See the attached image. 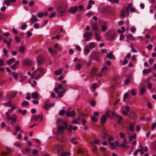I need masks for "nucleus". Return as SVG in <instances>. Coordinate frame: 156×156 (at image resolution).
Masks as SVG:
<instances>
[{"label":"nucleus","instance_id":"1","mask_svg":"<svg viewBox=\"0 0 156 156\" xmlns=\"http://www.w3.org/2000/svg\"><path fill=\"white\" fill-rule=\"evenodd\" d=\"M67 9V5L65 2H62L58 4L56 8V11L59 13L60 14L59 15L60 16H62L64 15L63 13L66 12Z\"/></svg>","mask_w":156,"mask_h":156},{"label":"nucleus","instance_id":"2","mask_svg":"<svg viewBox=\"0 0 156 156\" xmlns=\"http://www.w3.org/2000/svg\"><path fill=\"white\" fill-rule=\"evenodd\" d=\"M108 118H110L112 119H117V122L120 123L121 121L123 120L122 117L119 115L117 114H115L114 111L111 112V114L108 109Z\"/></svg>","mask_w":156,"mask_h":156},{"label":"nucleus","instance_id":"3","mask_svg":"<svg viewBox=\"0 0 156 156\" xmlns=\"http://www.w3.org/2000/svg\"><path fill=\"white\" fill-rule=\"evenodd\" d=\"M38 72H39L40 73L36 77V80H38L45 73L44 69L42 67H39L36 69L35 70L33 71L32 73L31 77L32 78H34V76L32 74H35Z\"/></svg>","mask_w":156,"mask_h":156},{"label":"nucleus","instance_id":"4","mask_svg":"<svg viewBox=\"0 0 156 156\" xmlns=\"http://www.w3.org/2000/svg\"><path fill=\"white\" fill-rule=\"evenodd\" d=\"M62 49V47L59 46V44L56 43L54 46V50L50 47L48 48V51L51 54H56L59 50Z\"/></svg>","mask_w":156,"mask_h":156},{"label":"nucleus","instance_id":"5","mask_svg":"<svg viewBox=\"0 0 156 156\" xmlns=\"http://www.w3.org/2000/svg\"><path fill=\"white\" fill-rule=\"evenodd\" d=\"M63 124V125L59 126L58 127L57 133L59 134H62L64 130L67 128L68 123L66 121L64 122Z\"/></svg>","mask_w":156,"mask_h":156},{"label":"nucleus","instance_id":"6","mask_svg":"<svg viewBox=\"0 0 156 156\" xmlns=\"http://www.w3.org/2000/svg\"><path fill=\"white\" fill-rule=\"evenodd\" d=\"M115 31L113 29H112L108 31V40L113 41L116 37Z\"/></svg>","mask_w":156,"mask_h":156},{"label":"nucleus","instance_id":"7","mask_svg":"<svg viewBox=\"0 0 156 156\" xmlns=\"http://www.w3.org/2000/svg\"><path fill=\"white\" fill-rule=\"evenodd\" d=\"M119 78V77L117 76H114L112 78L111 80V82L112 85L109 88L110 91L111 92H112L114 91L115 89L114 85L118 82Z\"/></svg>","mask_w":156,"mask_h":156},{"label":"nucleus","instance_id":"8","mask_svg":"<svg viewBox=\"0 0 156 156\" xmlns=\"http://www.w3.org/2000/svg\"><path fill=\"white\" fill-rule=\"evenodd\" d=\"M90 58L94 60L98 61L100 60L99 56L98 53L97 52H93L90 54Z\"/></svg>","mask_w":156,"mask_h":156},{"label":"nucleus","instance_id":"9","mask_svg":"<svg viewBox=\"0 0 156 156\" xmlns=\"http://www.w3.org/2000/svg\"><path fill=\"white\" fill-rule=\"evenodd\" d=\"M83 36L86 41H88L91 39L92 34L89 31H87L84 33Z\"/></svg>","mask_w":156,"mask_h":156},{"label":"nucleus","instance_id":"10","mask_svg":"<svg viewBox=\"0 0 156 156\" xmlns=\"http://www.w3.org/2000/svg\"><path fill=\"white\" fill-rule=\"evenodd\" d=\"M33 63V62L30 59H25L22 62V64L24 66H29L31 65Z\"/></svg>","mask_w":156,"mask_h":156},{"label":"nucleus","instance_id":"11","mask_svg":"<svg viewBox=\"0 0 156 156\" xmlns=\"http://www.w3.org/2000/svg\"><path fill=\"white\" fill-rule=\"evenodd\" d=\"M97 69L95 67H93L91 71L89 73V77L90 78H93L96 75L95 73L97 72Z\"/></svg>","mask_w":156,"mask_h":156},{"label":"nucleus","instance_id":"12","mask_svg":"<svg viewBox=\"0 0 156 156\" xmlns=\"http://www.w3.org/2000/svg\"><path fill=\"white\" fill-rule=\"evenodd\" d=\"M107 116V112H105V114L103 115L101 117L100 120V123L101 124H104L106 120V117Z\"/></svg>","mask_w":156,"mask_h":156},{"label":"nucleus","instance_id":"13","mask_svg":"<svg viewBox=\"0 0 156 156\" xmlns=\"http://www.w3.org/2000/svg\"><path fill=\"white\" fill-rule=\"evenodd\" d=\"M78 9V7L76 6L75 7H72L68 10V12L69 13L73 14L75 13Z\"/></svg>","mask_w":156,"mask_h":156},{"label":"nucleus","instance_id":"14","mask_svg":"<svg viewBox=\"0 0 156 156\" xmlns=\"http://www.w3.org/2000/svg\"><path fill=\"white\" fill-rule=\"evenodd\" d=\"M7 118L8 119L12 120L11 122L12 124H13L16 120V117H12L11 116H10L8 112H7Z\"/></svg>","mask_w":156,"mask_h":156},{"label":"nucleus","instance_id":"15","mask_svg":"<svg viewBox=\"0 0 156 156\" xmlns=\"http://www.w3.org/2000/svg\"><path fill=\"white\" fill-rule=\"evenodd\" d=\"M55 150L58 153H60L63 150V147L60 145H58L55 147Z\"/></svg>","mask_w":156,"mask_h":156},{"label":"nucleus","instance_id":"16","mask_svg":"<svg viewBox=\"0 0 156 156\" xmlns=\"http://www.w3.org/2000/svg\"><path fill=\"white\" fill-rule=\"evenodd\" d=\"M36 61L38 64H41L44 62V58L41 56H39L37 57Z\"/></svg>","mask_w":156,"mask_h":156},{"label":"nucleus","instance_id":"17","mask_svg":"<svg viewBox=\"0 0 156 156\" xmlns=\"http://www.w3.org/2000/svg\"><path fill=\"white\" fill-rule=\"evenodd\" d=\"M58 88L57 87H55L54 88V90L56 93L58 92V89L59 90H62L63 88V86L61 84H59L58 85Z\"/></svg>","mask_w":156,"mask_h":156},{"label":"nucleus","instance_id":"18","mask_svg":"<svg viewBox=\"0 0 156 156\" xmlns=\"http://www.w3.org/2000/svg\"><path fill=\"white\" fill-rule=\"evenodd\" d=\"M90 52V48L88 46H85L84 48L83 53L85 55H87Z\"/></svg>","mask_w":156,"mask_h":156},{"label":"nucleus","instance_id":"19","mask_svg":"<svg viewBox=\"0 0 156 156\" xmlns=\"http://www.w3.org/2000/svg\"><path fill=\"white\" fill-rule=\"evenodd\" d=\"M135 125V123L132 122L129 125V129L130 131L132 132H133L134 131V128Z\"/></svg>","mask_w":156,"mask_h":156},{"label":"nucleus","instance_id":"20","mask_svg":"<svg viewBox=\"0 0 156 156\" xmlns=\"http://www.w3.org/2000/svg\"><path fill=\"white\" fill-rule=\"evenodd\" d=\"M76 115V113L74 111H71L70 113H69V111H67L66 112V115L67 116H74Z\"/></svg>","mask_w":156,"mask_h":156},{"label":"nucleus","instance_id":"21","mask_svg":"<svg viewBox=\"0 0 156 156\" xmlns=\"http://www.w3.org/2000/svg\"><path fill=\"white\" fill-rule=\"evenodd\" d=\"M127 143V140L126 138H124L122 141V144H120L119 147H121L122 148H125L126 144Z\"/></svg>","mask_w":156,"mask_h":156},{"label":"nucleus","instance_id":"22","mask_svg":"<svg viewBox=\"0 0 156 156\" xmlns=\"http://www.w3.org/2000/svg\"><path fill=\"white\" fill-rule=\"evenodd\" d=\"M37 20L38 19L36 16L34 15H32L30 22L33 23L37 21Z\"/></svg>","mask_w":156,"mask_h":156},{"label":"nucleus","instance_id":"23","mask_svg":"<svg viewBox=\"0 0 156 156\" xmlns=\"http://www.w3.org/2000/svg\"><path fill=\"white\" fill-rule=\"evenodd\" d=\"M126 37L127 38L132 40H135L136 39V38L134 37L133 35L131 34H127L126 35Z\"/></svg>","mask_w":156,"mask_h":156},{"label":"nucleus","instance_id":"24","mask_svg":"<svg viewBox=\"0 0 156 156\" xmlns=\"http://www.w3.org/2000/svg\"><path fill=\"white\" fill-rule=\"evenodd\" d=\"M109 145L111 147V150H113L115 148V143L112 141L108 142Z\"/></svg>","mask_w":156,"mask_h":156},{"label":"nucleus","instance_id":"25","mask_svg":"<svg viewBox=\"0 0 156 156\" xmlns=\"http://www.w3.org/2000/svg\"><path fill=\"white\" fill-rule=\"evenodd\" d=\"M100 142V140H98L94 139L92 141H91L90 143L92 144L95 145V144H98Z\"/></svg>","mask_w":156,"mask_h":156},{"label":"nucleus","instance_id":"26","mask_svg":"<svg viewBox=\"0 0 156 156\" xmlns=\"http://www.w3.org/2000/svg\"><path fill=\"white\" fill-rule=\"evenodd\" d=\"M108 58L113 59H115V57L113 55V52L112 51L108 53Z\"/></svg>","mask_w":156,"mask_h":156},{"label":"nucleus","instance_id":"27","mask_svg":"<svg viewBox=\"0 0 156 156\" xmlns=\"http://www.w3.org/2000/svg\"><path fill=\"white\" fill-rule=\"evenodd\" d=\"M41 116V115H35L32 117L31 119L33 120H34L35 121H36Z\"/></svg>","mask_w":156,"mask_h":156},{"label":"nucleus","instance_id":"28","mask_svg":"<svg viewBox=\"0 0 156 156\" xmlns=\"http://www.w3.org/2000/svg\"><path fill=\"white\" fill-rule=\"evenodd\" d=\"M49 103L50 102L49 100H47L45 101V102L44 106V107L45 108L47 109L49 107Z\"/></svg>","mask_w":156,"mask_h":156},{"label":"nucleus","instance_id":"29","mask_svg":"<svg viewBox=\"0 0 156 156\" xmlns=\"http://www.w3.org/2000/svg\"><path fill=\"white\" fill-rule=\"evenodd\" d=\"M89 47L90 49H92L94 48L95 46V44L94 42H90L89 44Z\"/></svg>","mask_w":156,"mask_h":156},{"label":"nucleus","instance_id":"30","mask_svg":"<svg viewBox=\"0 0 156 156\" xmlns=\"http://www.w3.org/2000/svg\"><path fill=\"white\" fill-rule=\"evenodd\" d=\"M15 60V59L14 58H12L11 59H9L7 61V63L8 65H11L12 62H14Z\"/></svg>","mask_w":156,"mask_h":156},{"label":"nucleus","instance_id":"31","mask_svg":"<svg viewBox=\"0 0 156 156\" xmlns=\"http://www.w3.org/2000/svg\"><path fill=\"white\" fill-rule=\"evenodd\" d=\"M31 97L34 99H37L38 97V94L37 92H35L31 95Z\"/></svg>","mask_w":156,"mask_h":156},{"label":"nucleus","instance_id":"32","mask_svg":"<svg viewBox=\"0 0 156 156\" xmlns=\"http://www.w3.org/2000/svg\"><path fill=\"white\" fill-rule=\"evenodd\" d=\"M70 141L71 143L74 144H77L78 143L75 137L71 139L70 140Z\"/></svg>","mask_w":156,"mask_h":156},{"label":"nucleus","instance_id":"33","mask_svg":"<svg viewBox=\"0 0 156 156\" xmlns=\"http://www.w3.org/2000/svg\"><path fill=\"white\" fill-rule=\"evenodd\" d=\"M107 70V68L106 66H105L103 67V68H102L101 70V73H106V72Z\"/></svg>","mask_w":156,"mask_h":156},{"label":"nucleus","instance_id":"34","mask_svg":"<svg viewBox=\"0 0 156 156\" xmlns=\"http://www.w3.org/2000/svg\"><path fill=\"white\" fill-rule=\"evenodd\" d=\"M98 119V117H95L94 116H92L91 118V120L93 122H97Z\"/></svg>","mask_w":156,"mask_h":156},{"label":"nucleus","instance_id":"35","mask_svg":"<svg viewBox=\"0 0 156 156\" xmlns=\"http://www.w3.org/2000/svg\"><path fill=\"white\" fill-rule=\"evenodd\" d=\"M92 27L93 30H94L97 31L98 30V26L96 23L93 24L92 25Z\"/></svg>","mask_w":156,"mask_h":156},{"label":"nucleus","instance_id":"36","mask_svg":"<svg viewBox=\"0 0 156 156\" xmlns=\"http://www.w3.org/2000/svg\"><path fill=\"white\" fill-rule=\"evenodd\" d=\"M65 91L66 90L65 89H63L61 92H60L59 93L58 95V97L59 98H60L63 95Z\"/></svg>","mask_w":156,"mask_h":156},{"label":"nucleus","instance_id":"37","mask_svg":"<svg viewBox=\"0 0 156 156\" xmlns=\"http://www.w3.org/2000/svg\"><path fill=\"white\" fill-rule=\"evenodd\" d=\"M11 74H13V76L16 79L18 76V74L17 73L13 72L11 73Z\"/></svg>","mask_w":156,"mask_h":156},{"label":"nucleus","instance_id":"38","mask_svg":"<svg viewBox=\"0 0 156 156\" xmlns=\"http://www.w3.org/2000/svg\"><path fill=\"white\" fill-rule=\"evenodd\" d=\"M126 14V12L124 10H122L121 12V16L122 17H125Z\"/></svg>","mask_w":156,"mask_h":156},{"label":"nucleus","instance_id":"39","mask_svg":"<svg viewBox=\"0 0 156 156\" xmlns=\"http://www.w3.org/2000/svg\"><path fill=\"white\" fill-rule=\"evenodd\" d=\"M108 14L112 16L114 15L115 14V12H114L113 10L109 9H108Z\"/></svg>","mask_w":156,"mask_h":156},{"label":"nucleus","instance_id":"40","mask_svg":"<svg viewBox=\"0 0 156 156\" xmlns=\"http://www.w3.org/2000/svg\"><path fill=\"white\" fill-rule=\"evenodd\" d=\"M20 51L21 53L25 51V48L23 46H21L19 48Z\"/></svg>","mask_w":156,"mask_h":156},{"label":"nucleus","instance_id":"41","mask_svg":"<svg viewBox=\"0 0 156 156\" xmlns=\"http://www.w3.org/2000/svg\"><path fill=\"white\" fill-rule=\"evenodd\" d=\"M29 105V102L27 101H23L21 105L23 106H27Z\"/></svg>","mask_w":156,"mask_h":156},{"label":"nucleus","instance_id":"42","mask_svg":"<svg viewBox=\"0 0 156 156\" xmlns=\"http://www.w3.org/2000/svg\"><path fill=\"white\" fill-rule=\"evenodd\" d=\"M101 30L102 31H105L106 30L107 27L105 24L101 25Z\"/></svg>","mask_w":156,"mask_h":156},{"label":"nucleus","instance_id":"43","mask_svg":"<svg viewBox=\"0 0 156 156\" xmlns=\"http://www.w3.org/2000/svg\"><path fill=\"white\" fill-rule=\"evenodd\" d=\"M76 67L77 69L80 70L82 67V65L80 63H78L76 64Z\"/></svg>","mask_w":156,"mask_h":156},{"label":"nucleus","instance_id":"44","mask_svg":"<svg viewBox=\"0 0 156 156\" xmlns=\"http://www.w3.org/2000/svg\"><path fill=\"white\" fill-rule=\"evenodd\" d=\"M95 35L96 37V39L98 41H99L101 40V37L97 33H95Z\"/></svg>","mask_w":156,"mask_h":156},{"label":"nucleus","instance_id":"45","mask_svg":"<svg viewBox=\"0 0 156 156\" xmlns=\"http://www.w3.org/2000/svg\"><path fill=\"white\" fill-rule=\"evenodd\" d=\"M140 94L142 95L143 94L145 91V89L144 87H141L140 89Z\"/></svg>","mask_w":156,"mask_h":156},{"label":"nucleus","instance_id":"46","mask_svg":"<svg viewBox=\"0 0 156 156\" xmlns=\"http://www.w3.org/2000/svg\"><path fill=\"white\" fill-rule=\"evenodd\" d=\"M131 114L132 115H129V116L131 118H135L136 117V114L133 112H131Z\"/></svg>","mask_w":156,"mask_h":156},{"label":"nucleus","instance_id":"47","mask_svg":"<svg viewBox=\"0 0 156 156\" xmlns=\"http://www.w3.org/2000/svg\"><path fill=\"white\" fill-rule=\"evenodd\" d=\"M37 16L39 18L42 17L43 16V13L42 12H39L37 14Z\"/></svg>","mask_w":156,"mask_h":156},{"label":"nucleus","instance_id":"48","mask_svg":"<svg viewBox=\"0 0 156 156\" xmlns=\"http://www.w3.org/2000/svg\"><path fill=\"white\" fill-rule=\"evenodd\" d=\"M80 121H78L76 119H74L72 122V123L74 124H77L78 122H80Z\"/></svg>","mask_w":156,"mask_h":156},{"label":"nucleus","instance_id":"49","mask_svg":"<svg viewBox=\"0 0 156 156\" xmlns=\"http://www.w3.org/2000/svg\"><path fill=\"white\" fill-rule=\"evenodd\" d=\"M112 3L114 4V3H117L119 2V0H108Z\"/></svg>","mask_w":156,"mask_h":156},{"label":"nucleus","instance_id":"50","mask_svg":"<svg viewBox=\"0 0 156 156\" xmlns=\"http://www.w3.org/2000/svg\"><path fill=\"white\" fill-rule=\"evenodd\" d=\"M129 141L127 142L128 143L130 142L131 141L133 140V139H134L133 137H132V135L129 136Z\"/></svg>","mask_w":156,"mask_h":156},{"label":"nucleus","instance_id":"51","mask_svg":"<svg viewBox=\"0 0 156 156\" xmlns=\"http://www.w3.org/2000/svg\"><path fill=\"white\" fill-rule=\"evenodd\" d=\"M149 73V71L147 69H145L143 70V73L144 74H147Z\"/></svg>","mask_w":156,"mask_h":156},{"label":"nucleus","instance_id":"52","mask_svg":"<svg viewBox=\"0 0 156 156\" xmlns=\"http://www.w3.org/2000/svg\"><path fill=\"white\" fill-rule=\"evenodd\" d=\"M107 136V134L106 133H103L102 134V137L103 139H105Z\"/></svg>","mask_w":156,"mask_h":156},{"label":"nucleus","instance_id":"53","mask_svg":"<svg viewBox=\"0 0 156 156\" xmlns=\"http://www.w3.org/2000/svg\"><path fill=\"white\" fill-rule=\"evenodd\" d=\"M114 139V138L112 136L108 137V142L113 141Z\"/></svg>","mask_w":156,"mask_h":156},{"label":"nucleus","instance_id":"54","mask_svg":"<svg viewBox=\"0 0 156 156\" xmlns=\"http://www.w3.org/2000/svg\"><path fill=\"white\" fill-rule=\"evenodd\" d=\"M11 101H9L8 103H5L4 104V105L5 106H8V107H11Z\"/></svg>","mask_w":156,"mask_h":156},{"label":"nucleus","instance_id":"55","mask_svg":"<svg viewBox=\"0 0 156 156\" xmlns=\"http://www.w3.org/2000/svg\"><path fill=\"white\" fill-rule=\"evenodd\" d=\"M141 151V149H137L133 153V154L134 156H136L137 154V153L140 152Z\"/></svg>","mask_w":156,"mask_h":156},{"label":"nucleus","instance_id":"56","mask_svg":"<svg viewBox=\"0 0 156 156\" xmlns=\"http://www.w3.org/2000/svg\"><path fill=\"white\" fill-rule=\"evenodd\" d=\"M16 41L18 42H19L20 41V39L18 36H16L15 37Z\"/></svg>","mask_w":156,"mask_h":156},{"label":"nucleus","instance_id":"57","mask_svg":"<svg viewBox=\"0 0 156 156\" xmlns=\"http://www.w3.org/2000/svg\"><path fill=\"white\" fill-rule=\"evenodd\" d=\"M83 148H80L78 150V154H82L83 153Z\"/></svg>","mask_w":156,"mask_h":156},{"label":"nucleus","instance_id":"58","mask_svg":"<svg viewBox=\"0 0 156 156\" xmlns=\"http://www.w3.org/2000/svg\"><path fill=\"white\" fill-rule=\"evenodd\" d=\"M4 2L5 4L8 5H9L11 3L10 0L5 1Z\"/></svg>","mask_w":156,"mask_h":156},{"label":"nucleus","instance_id":"59","mask_svg":"<svg viewBox=\"0 0 156 156\" xmlns=\"http://www.w3.org/2000/svg\"><path fill=\"white\" fill-rule=\"evenodd\" d=\"M65 112V111L63 109H62L59 112V114L60 115H63L64 114Z\"/></svg>","mask_w":156,"mask_h":156},{"label":"nucleus","instance_id":"60","mask_svg":"<svg viewBox=\"0 0 156 156\" xmlns=\"http://www.w3.org/2000/svg\"><path fill=\"white\" fill-rule=\"evenodd\" d=\"M130 82V80L129 79H127L125 81L124 84L126 85L128 84Z\"/></svg>","mask_w":156,"mask_h":156},{"label":"nucleus","instance_id":"61","mask_svg":"<svg viewBox=\"0 0 156 156\" xmlns=\"http://www.w3.org/2000/svg\"><path fill=\"white\" fill-rule=\"evenodd\" d=\"M97 84L96 83H94L92 84V87L93 89H95L97 88Z\"/></svg>","mask_w":156,"mask_h":156},{"label":"nucleus","instance_id":"62","mask_svg":"<svg viewBox=\"0 0 156 156\" xmlns=\"http://www.w3.org/2000/svg\"><path fill=\"white\" fill-rule=\"evenodd\" d=\"M34 2L33 0H31L29 3V5L30 6H33L34 5Z\"/></svg>","mask_w":156,"mask_h":156},{"label":"nucleus","instance_id":"63","mask_svg":"<svg viewBox=\"0 0 156 156\" xmlns=\"http://www.w3.org/2000/svg\"><path fill=\"white\" fill-rule=\"evenodd\" d=\"M73 126L72 125H70L69 126V131L70 133H72V129H73Z\"/></svg>","mask_w":156,"mask_h":156},{"label":"nucleus","instance_id":"64","mask_svg":"<svg viewBox=\"0 0 156 156\" xmlns=\"http://www.w3.org/2000/svg\"><path fill=\"white\" fill-rule=\"evenodd\" d=\"M119 134L120 135V138H123L125 136V134L122 132H120L119 133Z\"/></svg>","mask_w":156,"mask_h":156}]
</instances>
